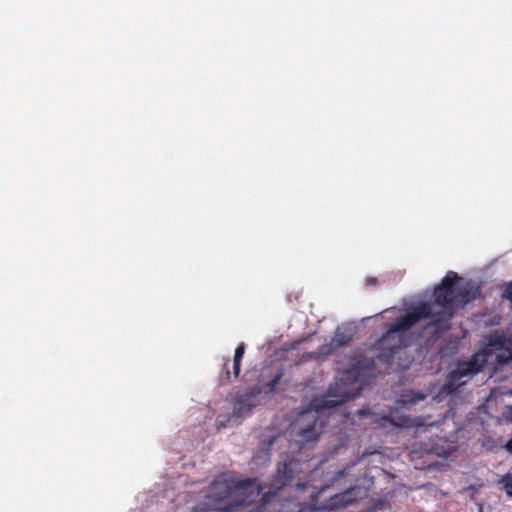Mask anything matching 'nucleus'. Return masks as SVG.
<instances>
[{
    "instance_id": "obj_9",
    "label": "nucleus",
    "mask_w": 512,
    "mask_h": 512,
    "mask_svg": "<svg viewBox=\"0 0 512 512\" xmlns=\"http://www.w3.org/2000/svg\"><path fill=\"white\" fill-rule=\"evenodd\" d=\"M300 466V463L295 460L285 462L282 467H278V474L276 479L277 489L284 488L291 484L294 479V473Z\"/></svg>"
},
{
    "instance_id": "obj_16",
    "label": "nucleus",
    "mask_w": 512,
    "mask_h": 512,
    "mask_svg": "<svg viewBox=\"0 0 512 512\" xmlns=\"http://www.w3.org/2000/svg\"><path fill=\"white\" fill-rule=\"evenodd\" d=\"M229 363H230V359L229 358L225 359V362L223 364V371L220 376V379L221 380L225 379L226 382L230 381Z\"/></svg>"
},
{
    "instance_id": "obj_5",
    "label": "nucleus",
    "mask_w": 512,
    "mask_h": 512,
    "mask_svg": "<svg viewBox=\"0 0 512 512\" xmlns=\"http://www.w3.org/2000/svg\"><path fill=\"white\" fill-rule=\"evenodd\" d=\"M367 497V490L361 486L350 487L343 492L331 496L320 504L318 509L334 511L345 508Z\"/></svg>"
},
{
    "instance_id": "obj_12",
    "label": "nucleus",
    "mask_w": 512,
    "mask_h": 512,
    "mask_svg": "<svg viewBox=\"0 0 512 512\" xmlns=\"http://www.w3.org/2000/svg\"><path fill=\"white\" fill-rule=\"evenodd\" d=\"M284 376V369L280 368L277 370V372L273 375L272 379L265 384V387H267V393H273L279 384L280 380Z\"/></svg>"
},
{
    "instance_id": "obj_17",
    "label": "nucleus",
    "mask_w": 512,
    "mask_h": 512,
    "mask_svg": "<svg viewBox=\"0 0 512 512\" xmlns=\"http://www.w3.org/2000/svg\"><path fill=\"white\" fill-rule=\"evenodd\" d=\"M348 470H349V467H345V468L337 471L332 478V482H336V481L340 480L341 478H343L344 476H346L348 473Z\"/></svg>"
},
{
    "instance_id": "obj_11",
    "label": "nucleus",
    "mask_w": 512,
    "mask_h": 512,
    "mask_svg": "<svg viewBox=\"0 0 512 512\" xmlns=\"http://www.w3.org/2000/svg\"><path fill=\"white\" fill-rule=\"evenodd\" d=\"M350 341L351 335L346 334L345 331H342L340 328L336 330L335 335L332 339V342H334L336 348L345 346Z\"/></svg>"
},
{
    "instance_id": "obj_1",
    "label": "nucleus",
    "mask_w": 512,
    "mask_h": 512,
    "mask_svg": "<svg viewBox=\"0 0 512 512\" xmlns=\"http://www.w3.org/2000/svg\"><path fill=\"white\" fill-rule=\"evenodd\" d=\"M461 279L456 272L449 271L435 286L432 301L416 305L389 324L386 332L371 347L376 352L373 361L391 364L394 354L406 346L407 333L423 319H431L438 330L449 328L457 307L471 300L469 289L459 286Z\"/></svg>"
},
{
    "instance_id": "obj_8",
    "label": "nucleus",
    "mask_w": 512,
    "mask_h": 512,
    "mask_svg": "<svg viewBox=\"0 0 512 512\" xmlns=\"http://www.w3.org/2000/svg\"><path fill=\"white\" fill-rule=\"evenodd\" d=\"M301 418L306 420L307 425L298 432L299 441L302 444L316 441L321 433V430L317 428V417L308 412L303 414Z\"/></svg>"
},
{
    "instance_id": "obj_18",
    "label": "nucleus",
    "mask_w": 512,
    "mask_h": 512,
    "mask_svg": "<svg viewBox=\"0 0 512 512\" xmlns=\"http://www.w3.org/2000/svg\"><path fill=\"white\" fill-rule=\"evenodd\" d=\"M377 283H378V280L375 277H368L366 279V285H368V286H375V285H377Z\"/></svg>"
},
{
    "instance_id": "obj_3",
    "label": "nucleus",
    "mask_w": 512,
    "mask_h": 512,
    "mask_svg": "<svg viewBox=\"0 0 512 512\" xmlns=\"http://www.w3.org/2000/svg\"><path fill=\"white\" fill-rule=\"evenodd\" d=\"M363 388V383L348 373L329 387L327 395L320 399L317 408L330 409L337 407L348 400L357 398Z\"/></svg>"
},
{
    "instance_id": "obj_10",
    "label": "nucleus",
    "mask_w": 512,
    "mask_h": 512,
    "mask_svg": "<svg viewBox=\"0 0 512 512\" xmlns=\"http://www.w3.org/2000/svg\"><path fill=\"white\" fill-rule=\"evenodd\" d=\"M244 353H245V344L240 343L236 347L234 357H233V374H234L235 378H238L240 375V367H241V362H242Z\"/></svg>"
},
{
    "instance_id": "obj_19",
    "label": "nucleus",
    "mask_w": 512,
    "mask_h": 512,
    "mask_svg": "<svg viewBox=\"0 0 512 512\" xmlns=\"http://www.w3.org/2000/svg\"><path fill=\"white\" fill-rule=\"evenodd\" d=\"M505 448L507 449V451H509L510 453H512V438L509 439L506 444H505Z\"/></svg>"
},
{
    "instance_id": "obj_20",
    "label": "nucleus",
    "mask_w": 512,
    "mask_h": 512,
    "mask_svg": "<svg viewBox=\"0 0 512 512\" xmlns=\"http://www.w3.org/2000/svg\"><path fill=\"white\" fill-rule=\"evenodd\" d=\"M305 487H306V483L298 482L296 484V491H300V490L304 489Z\"/></svg>"
},
{
    "instance_id": "obj_2",
    "label": "nucleus",
    "mask_w": 512,
    "mask_h": 512,
    "mask_svg": "<svg viewBox=\"0 0 512 512\" xmlns=\"http://www.w3.org/2000/svg\"><path fill=\"white\" fill-rule=\"evenodd\" d=\"M262 493L256 478L238 479L219 475L211 483L204 500L197 505L200 512H312L306 503L295 502L280 505L277 490L262 494L256 508L251 505Z\"/></svg>"
},
{
    "instance_id": "obj_4",
    "label": "nucleus",
    "mask_w": 512,
    "mask_h": 512,
    "mask_svg": "<svg viewBox=\"0 0 512 512\" xmlns=\"http://www.w3.org/2000/svg\"><path fill=\"white\" fill-rule=\"evenodd\" d=\"M484 365L485 360L478 354H474L468 361L458 362L456 368L448 373L440 393L455 395L458 389L465 383L462 379L480 372Z\"/></svg>"
},
{
    "instance_id": "obj_13",
    "label": "nucleus",
    "mask_w": 512,
    "mask_h": 512,
    "mask_svg": "<svg viewBox=\"0 0 512 512\" xmlns=\"http://www.w3.org/2000/svg\"><path fill=\"white\" fill-rule=\"evenodd\" d=\"M337 348L335 347L334 342H330L328 344H324L318 347L317 351H315L313 354L316 357H322V356H328L332 354Z\"/></svg>"
},
{
    "instance_id": "obj_15",
    "label": "nucleus",
    "mask_w": 512,
    "mask_h": 512,
    "mask_svg": "<svg viewBox=\"0 0 512 512\" xmlns=\"http://www.w3.org/2000/svg\"><path fill=\"white\" fill-rule=\"evenodd\" d=\"M501 297L508 300L512 307V281L506 282L502 285Z\"/></svg>"
},
{
    "instance_id": "obj_7",
    "label": "nucleus",
    "mask_w": 512,
    "mask_h": 512,
    "mask_svg": "<svg viewBox=\"0 0 512 512\" xmlns=\"http://www.w3.org/2000/svg\"><path fill=\"white\" fill-rule=\"evenodd\" d=\"M377 422L383 427H386L389 424L400 428L416 427L417 429L423 426H433L434 424L432 422L426 423L424 417L410 418L405 415H399L396 417L392 413L382 416Z\"/></svg>"
},
{
    "instance_id": "obj_6",
    "label": "nucleus",
    "mask_w": 512,
    "mask_h": 512,
    "mask_svg": "<svg viewBox=\"0 0 512 512\" xmlns=\"http://www.w3.org/2000/svg\"><path fill=\"white\" fill-rule=\"evenodd\" d=\"M262 390L258 386H254L246 390L245 392H239L236 395L234 410L237 415L242 416L243 414L249 412L254 408L258 403V397L261 394Z\"/></svg>"
},
{
    "instance_id": "obj_14",
    "label": "nucleus",
    "mask_w": 512,
    "mask_h": 512,
    "mask_svg": "<svg viewBox=\"0 0 512 512\" xmlns=\"http://www.w3.org/2000/svg\"><path fill=\"white\" fill-rule=\"evenodd\" d=\"M500 483L503 485L507 496L512 498V473H507L504 475Z\"/></svg>"
},
{
    "instance_id": "obj_21",
    "label": "nucleus",
    "mask_w": 512,
    "mask_h": 512,
    "mask_svg": "<svg viewBox=\"0 0 512 512\" xmlns=\"http://www.w3.org/2000/svg\"><path fill=\"white\" fill-rule=\"evenodd\" d=\"M506 410H507V412H506L507 418H510L512 420V406H507Z\"/></svg>"
}]
</instances>
